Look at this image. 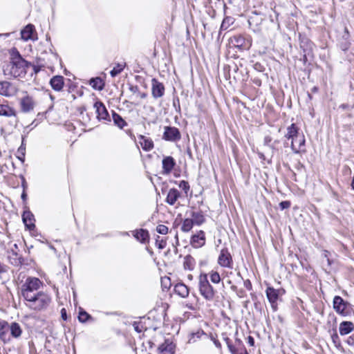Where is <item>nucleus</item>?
<instances>
[{
	"label": "nucleus",
	"instance_id": "obj_1",
	"mask_svg": "<svg viewBox=\"0 0 354 354\" xmlns=\"http://www.w3.org/2000/svg\"><path fill=\"white\" fill-rule=\"evenodd\" d=\"M10 53V62L4 69L5 74H7L8 72V74L14 77H24L27 73V68L30 64L22 58L15 48H12Z\"/></svg>",
	"mask_w": 354,
	"mask_h": 354
},
{
	"label": "nucleus",
	"instance_id": "obj_2",
	"mask_svg": "<svg viewBox=\"0 0 354 354\" xmlns=\"http://www.w3.org/2000/svg\"><path fill=\"white\" fill-rule=\"evenodd\" d=\"M42 285L43 283L39 279L33 277H28L26 279L24 283L21 286V296L26 301L33 298V296L39 292L38 290Z\"/></svg>",
	"mask_w": 354,
	"mask_h": 354
},
{
	"label": "nucleus",
	"instance_id": "obj_3",
	"mask_svg": "<svg viewBox=\"0 0 354 354\" xmlns=\"http://www.w3.org/2000/svg\"><path fill=\"white\" fill-rule=\"evenodd\" d=\"M26 306L34 310L40 311L46 309L51 302L50 297L43 291L38 292L33 298L26 301Z\"/></svg>",
	"mask_w": 354,
	"mask_h": 354
},
{
	"label": "nucleus",
	"instance_id": "obj_4",
	"mask_svg": "<svg viewBox=\"0 0 354 354\" xmlns=\"http://www.w3.org/2000/svg\"><path fill=\"white\" fill-rule=\"evenodd\" d=\"M198 288L201 295L207 301H212L214 298L215 291L209 283L207 275H200Z\"/></svg>",
	"mask_w": 354,
	"mask_h": 354
},
{
	"label": "nucleus",
	"instance_id": "obj_5",
	"mask_svg": "<svg viewBox=\"0 0 354 354\" xmlns=\"http://www.w3.org/2000/svg\"><path fill=\"white\" fill-rule=\"evenodd\" d=\"M348 303L344 301V300L339 296H335L333 299V308L339 315L346 316L348 313L347 310V306Z\"/></svg>",
	"mask_w": 354,
	"mask_h": 354
},
{
	"label": "nucleus",
	"instance_id": "obj_6",
	"mask_svg": "<svg viewBox=\"0 0 354 354\" xmlns=\"http://www.w3.org/2000/svg\"><path fill=\"white\" fill-rule=\"evenodd\" d=\"M218 263L224 268H232V258L227 248H223L221 250L218 258Z\"/></svg>",
	"mask_w": 354,
	"mask_h": 354
},
{
	"label": "nucleus",
	"instance_id": "obj_7",
	"mask_svg": "<svg viewBox=\"0 0 354 354\" xmlns=\"http://www.w3.org/2000/svg\"><path fill=\"white\" fill-rule=\"evenodd\" d=\"M281 291V290L274 289L272 287H268L266 290L267 298L274 310H277V300Z\"/></svg>",
	"mask_w": 354,
	"mask_h": 354
},
{
	"label": "nucleus",
	"instance_id": "obj_8",
	"mask_svg": "<svg viewBox=\"0 0 354 354\" xmlns=\"http://www.w3.org/2000/svg\"><path fill=\"white\" fill-rule=\"evenodd\" d=\"M162 138L165 140L176 141L180 139V133L176 127H165Z\"/></svg>",
	"mask_w": 354,
	"mask_h": 354
},
{
	"label": "nucleus",
	"instance_id": "obj_9",
	"mask_svg": "<svg viewBox=\"0 0 354 354\" xmlns=\"http://www.w3.org/2000/svg\"><path fill=\"white\" fill-rule=\"evenodd\" d=\"M35 102L31 96L26 95L20 100L21 110L24 113H28L35 108Z\"/></svg>",
	"mask_w": 354,
	"mask_h": 354
},
{
	"label": "nucleus",
	"instance_id": "obj_10",
	"mask_svg": "<svg viewBox=\"0 0 354 354\" xmlns=\"http://www.w3.org/2000/svg\"><path fill=\"white\" fill-rule=\"evenodd\" d=\"M17 88L9 82H0V95L11 97L15 95Z\"/></svg>",
	"mask_w": 354,
	"mask_h": 354
},
{
	"label": "nucleus",
	"instance_id": "obj_11",
	"mask_svg": "<svg viewBox=\"0 0 354 354\" xmlns=\"http://www.w3.org/2000/svg\"><path fill=\"white\" fill-rule=\"evenodd\" d=\"M165 93V86L162 83L153 78L151 80V94L154 98H159Z\"/></svg>",
	"mask_w": 354,
	"mask_h": 354
},
{
	"label": "nucleus",
	"instance_id": "obj_12",
	"mask_svg": "<svg viewBox=\"0 0 354 354\" xmlns=\"http://www.w3.org/2000/svg\"><path fill=\"white\" fill-rule=\"evenodd\" d=\"M190 243L191 245L196 248H199L203 246L205 243V232L201 230L196 234L193 235L191 238Z\"/></svg>",
	"mask_w": 354,
	"mask_h": 354
},
{
	"label": "nucleus",
	"instance_id": "obj_13",
	"mask_svg": "<svg viewBox=\"0 0 354 354\" xmlns=\"http://www.w3.org/2000/svg\"><path fill=\"white\" fill-rule=\"evenodd\" d=\"M251 44L252 39L248 35H234L233 37H230L228 39V44Z\"/></svg>",
	"mask_w": 354,
	"mask_h": 354
},
{
	"label": "nucleus",
	"instance_id": "obj_14",
	"mask_svg": "<svg viewBox=\"0 0 354 354\" xmlns=\"http://www.w3.org/2000/svg\"><path fill=\"white\" fill-rule=\"evenodd\" d=\"M94 108L96 109L97 117L99 120H108L109 115L104 104L100 101L94 104Z\"/></svg>",
	"mask_w": 354,
	"mask_h": 354
},
{
	"label": "nucleus",
	"instance_id": "obj_15",
	"mask_svg": "<svg viewBox=\"0 0 354 354\" xmlns=\"http://www.w3.org/2000/svg\"><path fill=\"white\" fill-rule=\"evenodd\" d=\"M305 145V137L303 134H299L298 137L295 139L294 141L291 142V148L292 150L295 153H298L301 151H304V147Z\"/></svg>",
	"mask_w": 354,
	"mask_h": 354
},
{
	"label": "nucleus",
	"instance_id": "obj_16",
	"mask_svg": "<svg viewBox=\"0 0 354 354\" xmlns=\"http://www.w3.org/2000/svg\"><path fill=\"white\" fill-rule=\"evenodd\" d=\"M21 39L24 41L29 39L34 41L35 39V27L32 24L27 25L21 32Z\"/></svg>",
	"mask_w": 354,
	"mask_h": 354
},
{
	"label": "nucleus",
	"instance_id": "obj_17",
	"mask_svg": "<svg viewBox=\"0 0 354 354\" xmlns=\"http://www.w3.org/2000/svg\"><path fill=\"white\" fill-rule=\"evenodd\" d=\"M50 84L55 91H61L64 85V79L63 76L55 75L50 80Z\"/></svg>",
	"mask_w": 354,
	"mask_h": 354
},
{
	"label": "nucleus",
	"instance_id": "obj_18",
	"mask_svg": "<svg viewBox=\"0 0 354 354\" xmlns=\"http://www.w3.org/2000/svg\"><path fill=\"white\" fill-rule=\"evenodd\" d=\"M162 169L163 174H169L174 169L176 162L171 156H167L162 160Z\"/></svg>",
	"mask_w": 354,
	"mask_h": 354
},
{
	"label": "nucleus",
	"instance_id": "obj_19",
	"mask_svg": "<svg viewBox=\"0 0 354 354\" xmlns=\"http://www.w3.org/2000/svg\"><path fill=\"white\" fill-rule=\"evenodd\" d=\"M0 115L8 118H16L17 113L15 109L7 104H0Z\"/></svg>",
	"mask_w": 354,
	"mask_h": 354
},
{
	"label": "nucleus",
	"instance_id": "obj_20",
	"mask_svg": "<svg viewBox=\"0 0 354 354\" xmlns=\"http://www.w3.org/2000/svg\"><path fill=\"white\" fill-rule=\"evenodd\" d=\"M180 196V193L178 189L175 188L170 189L166 198V202L170 205H174Z\"/></svg>",
	"mask_w": 354,
	"mask_h": 354
},
{
	"label": "nucleus",
	"instance_id": "obj_21",
	"mask_svg": "<svg viewBox=\"0 0 354 354\" xmlns=\"http://www.w3.org/2000/svg\"><path fill=\"white\" fill-rule=\"evenodd\" d=\"M354 330V324L351 322L344 321L340 323L339 330L341 335H346Z\"/></svg>",
	"mask_w": 354,
	"mask_h": 354
},
{
	"label": "nucleus",
	"instance_id": "obj_22",
	"mask_svg": "<svg viewBox=\"0 0 354 354\" xmlns=\"http://www.w3.org/2000/svg\"><path fill=\"white\" fill-rule=\"evenodd\" d=\"M138 138L140 145L144 151H149L153 148V142L151 138L142 135Z\"/></svg>",
	"mask_w": 354,
	"mask_h": 354
},
{
	"label": "nucleus",
	"instance_id": "obj_23",
	"mask_svg": "<svg viewBox=\"0 0 354 354\" xmlns=\"http://www.w3.org/2000/svg\"><path fill=\"white\" fill-rule=\"evenodd\" d=\"M174 292L182 298L187 297L189 292L187 286L183 283H177L174 286Z\"/></svg>",
	"mask_w": 354,
	"mask_h": 354
},
{
	"label": "nucleus",
	"instance_id": "obj_24",
	"mask_svg": "<svg viewBox=\"0 0 354 354\" xmlns=\"http://www.w3.org/2000/svg\"><path fill=\"white\" fill-rule=\"evenodd\" d=\"M0 338L6 343L10 342V335L9 329V324L4 322L0 327Z\"/></svg>",
	"mask_w": 354,
	"mask_h": 354
},
{
	"label": "nucleus",
	"instance_id": "obj_25",
	"mask_svg": "<svg viewBox=\"0 0 354 354\" xmlns=\"http://www.w3.org/2000/svg\"><path fill=\"white\" fill-rule=\"evenodd\" d=\"M298 136H299V129L297 127L295 124H292L287 128V132L285 135V137L288 140L291 139L292 141H294L295 139L298 137Z\"/></svg>",
	"mask_w": 354,
	"mask_h": 354
},
{
	"label": "nucleus",
	"instance_id": "obj_26",
	"mask_svg": "<svg viewBox=\"0 0 354 354\" xmlns=\"http://www.w3.org/2000/svg\"><path fill=\"white\" fill-rule=\"evenodd\" d=\"M10 337L19 338L22 334V328L17 322H12L9 324Z\"/></svg>",
	"mask_w": 354,
	"mask_h": 354
},
{
	"label": "nucleus",
	"instance_id": "obj_27",
	"mask_svg": "<svg viewBox=\"0 0 354 354\" xmlns=\"http://www.w3.org/2000/svg\"><path fill=\"white\" fill-rule=\"evenodd\" d=\"M89 84L93 89L102 91L104 88L105 83L101 77H97L91 78L89 81Z\"/></svg>",
	"mask_w": 354,
	"mask_h": 354
},
{
	"label": "nucleus",
	"instance_id": "obj_28",
	"mask_svg": "<svg viewBox=\"0 0 354 354\" xmlns=\"http://www.w3.org/2000/svg\"><path fill=\"white\" fill-rule=\"evenodd\" d=\"M22 219L25 224V225L30 230L35 227V224L33 223V215L31 212L27 211L24 212L22 215Z\"/></svg>",
	"mask_w": 354,
	"mask_h": 354
},
{
	"label": "nucleus",
	"instance_id": "obj_29",
	"mask_svg": "<svg viewBox=\"0 0 354 354\" xmlns=\"http://www.w3.org/2000/svg\"><path fill=\"white\" fill-rule=\"evenodd\" d=\"M225 341L229 348V351L232 354H248L246 349L243 347L241 348H235L231 343L230 339L228 337L225 338Z\"/></svg>",
	"mask_w": 354,
	"mask_h": 354
},
{
	"label": "nucleus",
	"instance_id": "obj_30",
	"mask_svg": "<svg viewBox=\"0 0 354 354\" xmlns=\"http://www.w3.org/2000/svg\"><path fill=\"white\" fill-rule=\"evenodd\" d=\"M160 354H174V346L171 343L165 342L158 347Z\"/></svg>",
	"mask_w": 354,
	"mask_h": 354
},
{
	"label": "nucleus",
	"instance_id": "obj_31",
	"mask_svg": "<svg viewBox=\"0 0 354 354\" xmlns=\"http://www.w3.org/2000/svg\"><path fill=\"white\" fill-rule=\"evenodd\" d=\"M126 65V62H124L115 64L113 69L110 71L111 76L114 77L120 74L125 68Z\"/></svg>",
	"mask_w": 354,
	"mask_h": 354
},
{
	"label": "nucleus",
	"instance_id": "obj_32",
	"mask_svg": "<svg viewBox=\"0 0 354 354\" xmlns=\"http://www.w3.org/2000/svg\"><path fill=\"white\" fill-rule=\"evenodd\" d=\"M112 118L114 124L120 129H122L127 124L125 120L119 114L114 111L112 113Z\"/></svg>",
	"mask_w": 354,
	"mask_h": 354
},
{
	"label": "nucleus",
	"instance_id": "obj_33",
	"mask_svg": "<svg viewBox=\"0 0 354 354\" xmlns=\"http://www.w3.org/2000/svg\"><path fill=\"white\" fill-rule=\"evenodd\" d=\"M134 236L137 240L144 243L149 238V234L147 230L140 229L136 232Z\"/></svg>",
	"mask_w": 354,
	"mask_h": 354
},
{
	"label": "nucleus",
	"instance_id": "obj_34",
	"mask_svg": "<svg viewBox=\"0 0 354 354\" xmlns=\"http://www.w3.org/2000/svg\"><path fill=\"white\" fill-rule=\"evenodd\" d=\"M194 225V221L190 218H185L182 224L181 230L184 232H189Z\"/></svg>",
	"mask_w": 354,
	"mask_h": 354
},
{
	"label": "nucleus",
	"instance_id": "obj_35",
	"mask_svg": "<svg viewBox=\"0 0 354 354\" xmlns=\"http://www.w3.org/2000/svg\"><path fill=\"white\" fill-rule=\"evenodd\" d=\"M194 266V259L190 255H187L184 259L183 266L186 270H192Z\"/></svg>",
	"mask_w": 354,
	"mask_h": 354
},
{
	"label": "nucleus",
	"instance_id": "obj_36",
	"mask_svg": "<svg viewBox=\"0 0 354 354\" xmlns=\"http://www.w3.org/2000/svg\"><path fill=\"white\" fill-rule=\"evenodd\" d=\"M192 220L194 221V224H196L198 225L202 224L205 221L204 216L202 214L199 212H193L192 213Z\"/></svg>",
	"mask_w": 354,
	"mask_h": 354
},
{
	"label": "nucleus",
	"instance_id": "obj_37",
	"mask_svg": "<svg viewBox=\"0 0 354 354\" xmlns=\"http://www.w3.org/2000/svg\"><path fill=\"white\" fill-rule=\"evenodd\" d=\"M272 141V138L270 136H265L263 139V144L264 145L268 146V147L274 150L276 149V145L278 144L279 142L278 140H275L272 144H271Z\"/></svg>",
	"mask_w": 354,
	"mask_h": 354
},
{
	"label": "nucleus",
	"instance_id": "obj_38",
	"mask_svg": "<svg viewBox=\"0 0 354 354\" xmlns=\"http://www.w3.org/2000/svg\"><path fill=\"white\" fill-rule=\"evenodd\" d=\"M205 333L202 330H198L196 332L192 333L190 338L189 339V342L192 343L196 342L197 339H199Z\"/></svg>",
	"mask_w": 354,
	"mask_h": 354
},
{
	"label": "nucleus",
	"instance_id": "obj_39",
	"mask_svg": "<svg viewBox=\"0 0 354 354\" xmlns=\"http://www.w3.org/2000/svg\"><path fill=\"white\" fill-rule=\"evenodd\" d=\"M209 278L211 281L214 283H218L221 281L220 274L216 271H212L209 272Z\"/></svg>",
	"mask_w": 354,
	"mask_h": 354
},
{
	"label": "nucleus",
	"instance_id": "obj_40",
	"mask_svg": "<svg viewBox=\"0 0 354 354\" xmlns=\"http://www.w3.org/2000/svg\"><path fill=\"white\" fill-rule=\"evenodd\" d=\"M233 23V19L232 17H226L223 19L221 28L226 30L229 28L230 25Z\"/></svg>",
	"mask_w": 354,
	"mask_h": 354
},
{
	"label": "nucleus",
	"instance_id": "obj_41",
	"mask_svg": "<svg viewBox=\"0 0 354 354\" xmlns=\"http://www.w3.org/2000/svg\"><path fill=\"white\" fill-rule=\"evenodd\" d=\"M90 317V315L85 311H80L79 313L78 319L80 322H85Z\"/></svg>",
	"mask_w": 354,
	"mask_h": 354
},
{
	"label": "nucleus",
	"instance_id": "obj_42",
	"mask_svg": "<svg viewBox=\"0 0 354 354\" xmlns=\"http://www.w3.org/2000/svg\"><path fill=\"white\" fill-rule=\"evenodd\" d=\"M156 231L161 234H166L168 232V227L165 225H158Z\"/></svg>",
	"mask_w": 354,
	"mask_h": 354
},
{
	"label": "nucleus",
	"instance_id": "obj_43",
	"mask_svg": "<svg viewBox=\"0 0 354 354\" xmlns=\"http://www.w3.org/2000/svg\"><path fill=\"white\" fill-rule=\"evenodd\" d=\"M179 187L183 189L186 194L187 193L190 188L189 183L185 180H181L180 182Z\"/></svg>",
	"mask_w": 354,
	"mask_h": 354
},
{
	"label": "nucleus",
	"instance_id": "obj_44",
	"mask_svg": "<svg viewBox=\"0 0 354 354\" xmlns=\"http://www.w3.org/2000/svg\"><path fill=\"white\" fill-rule=\"evenodd\" d=\"M281 209H288L290 207V203L288 201H282L279 203Z\"/></svg>",
	"mask_w": 354,
	"mask_h": 354
},
{
	"label": "nucleus",
	"instance_id": "obj_45",
	"mask_svg": "<svg viewBox=\"0 0 354 354\" xmlns=\"http://www.w3.org/2000/svg\"><path fill=\"white\" fill-rule=\"evenodd\" d=\"M129 90L133 94H138L139 93V88L138 86L131 85L129 87Z\"/></svg>",
	"mask_w": 354,
	"mask_h": 354
},
{
	"label": "nucleus",
	"instance_id": "obj_46",
	"mask_svg": "<svg viewBox=\"0 0 354 354\" xmlns=\"http://www.w3.org/2000/svg\"><path fill=\"white\" fill-rule=\"evenodd\" d=\"M8 271V267L0 262V274Z\"/></svg>",
	"mask_w": 354,
	"mask_h": 354
},
{
	"label": "nucleus",
	"instance_id": "obj_47",
	"mask_svg": "<svg viewBox=\"0 0 354 354\" xmlns=\"http://www.w3.org/2000/svg\"><path fill=\"white\" fill-rule=\"evenodd\" d=\"M24 138H23V140H22V144L19 147V148L18 149V152L19 153H21L22 156H24L25 153H24V151H25V147L24 146Z\"/></svg>",
	"mask_w": 354,
	"mask_h": 354
},
{
	"label": "nucleus",
	"instance_id": "obj_48",
	"mask_svg": "<svg viewBox=\"0 0 354 354\" xmlns=\"http://www.w3.org/2000/svg\"><path fill=\"white\" fill-rule=\"evenodd\" d=\"M346 342L348 345H354V337L353 336L348 337Z\"/></svg>",
	"mask_w": 354,
	"mask_h": 354
},
{
	"label": "nucleus",
	"instance_id": "obj_49",
	"mask_svg": "<svg viewBox=\"0 0 354 354\" xmlns=\"http://www.w3.org/2000/svg\"><path fill=\"white\" fill-rule=\"evenodd\" d=\"M332 339H333V342L335 344H336L337 342L339 340V337H338L337 334L335 333L334 335H333Z\"/></svg>",
	"mask_w": 354,
	"mask_h": 354
},
{
	"label": "nucleus",
	"instance_id": "obj_50",
	"mask_svg": "<svg viewBox=\"0 0 354 354\" xmlns=\"http://www.w3.org/2000/svg\"><path fill=\"white\" fill-rule=\"evenodd\" d=\"M61 313H62V317L63 319H66V310L64 308L62 309L61 310Z\"/></svg>",
	"mask_w": 354,
	"mask_h": 354
},
{
	"label": "nucleus",
	"instance_id": "obj_51",
	"mask_svg": "<svg viewBox=\"0 0 354 354\" xmlns=\"http://www.w3.org/2000/svg\"><path fill=\"white\" fill-rule=\"evenodd\" d=\"M133 326H134V329H135L137 332L140 333V332L142 331V330L139 328L138 324H133Z\"/></svg>",
	"mask_w": 354,
	"mask_h": 354
},
{
	"label": "nucleus",
	"instance_id": "obj_52",
	"mask_svg": "<svg viewBox=\"0 0 354 354\" xmlns=\"http://www.w3.org/2000/svg\"><path fill=\"white\" fill-rule=\"evenodd\" d=\"M248 342H249V344H250L251 346H253V345H254V339H253L251 336H249V337H248Z\"/></svg>",
	"mask_w": 354,
	"mask_h": 354
},
{
	"label": "nucleus",
	"instance_id": "obj_53",
	"mask_svg": "<svg viewBox=\"0 0 354 354\" xmlns=\"http://www.w3.org/2000/svg\"><path fill=\"white\" fill-rule=\"evenodd\" d=\"M214 343L215 344V346L218 348H221V343L218 341V340H214Z\"/></svg>",
	"mask_w": 354,
	"mask_h": 354
},
{
	"label": "nucleus",
	"instance_id": "obj_54",
	"mask_svg": "<svg viewBox=\"0 0 354 354\" xmlns=\"http://www.w3.org/2000/svg\"><path fill=\"white\" fill-rule=\"evenodd\" d=\"M26 197H27V195H26V193L24 191L22 194H21V198L24 201H25L26 200Z\"/></svg>",
	"mask_w": 354,
	"mask_h": 354
},
{
	"label": "nucleus",
	"instance_id": "obj_55",
	"mask_svg": "<svg viewBox=\"0 0 354 354\" xmlns=\"http://www.w3.org/2000/svg\"><path fill=\"white\" fill-rule=\"evenodd\" d=\"M138 95L140 96V98H145L147 96V95L145 93H140V91L138 93Z\"/></svg>",
	"mask_w": 354,
	"mask_h": 354
},
{
	"label": "nucleus",
	"instance_id": "obj_56",
	"mask_svg": "<svg viewBox=\"0 0 354 354\" xmlns=\"http://www.w3.org/2000/svg\"><path fill=\"white\" fill-rule=\"evenodd\" d=\"M10 34H0V37H8Z\"/></svg>",
	"mask_w": 354,
	"mask_h": 354
},
{
	"label": "nucleus",
	"instance_id": "obj_57",
	"mask_svg": "<svg viewBox=\"0 0 354 354\" xmlns=\"http://www.w3.org/2000/svg\"><path fill=\"white\" fill-rule=\"evenodd\" d=\"M352 188L354 189V177L353 178L352 183H351Z\"/></svg>",
	"mask_w": 354,
	"mask_h": 354
},
{
	"label": "nucleus",
	"instance_id": "obj_58",
	"mask_svg": "<svg viewBox=\"0 0 354 354\" xmlns=\"http://www.w3.org/2000/svg\"><path fill=\"white\" fill-rule=\"evenodd\" d=\"M34 70H35V73H37L39 71L37 68H36V67L35 66H34Z\"/></svg>",
	"mask_w": 354,
	"mask_h": 354
},
{
	"label": "nucleus",
	"instance_id": "obj_59",
	"mask_svg": "<svg viewBox=\"0 0 354 354\" xmlns=\"http://www.w3.org/2000/svg\"><path fill=\"white\" fill-rule=\"evenodd\" d=\"M165 279H162V283H165Z\"/></svg>",
	"mask_w": 354,
	"mask_h": 354
},
{
	"label": "nucleus",
	"instance_id": "obj_60",
	"mask_svg": "<svg viewBox=\"0 0 354 354\" xmlns=\"http://www.w3.org/2000/svg\"><path fill=\"white\" fill-rule=\"evenodd\" d=\"M313 91H317V88H316V87H315V88H313Z\"/></svg>",
	"mask_w": 354,
	"mask_h": 354
},
{
	"label": "nucleus",
	"instance_id": "obj_61",
	"mask_svg": "<svg viewBox=\"0 0 354 354\" xmlns=\"http://www.w3.org/2000/svg\"><path fill=\"white\" fill-rule=\"evenodd\" d=\"M176 239H178V234H176Z\"/></svg>",
	"mask_w": 354,
	"mask_h": 354
}]
</instances>
